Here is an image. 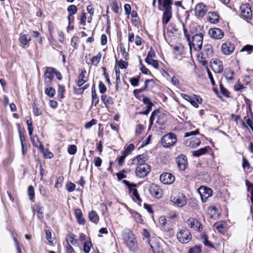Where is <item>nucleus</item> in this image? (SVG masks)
Wrapping results in <instances>:
<instances>
[{"label":"nucleus","instance_id":"23","mask_svg":"<svg viewBox=\"0 0 253 253\" xmlns=\"http://www.w3.org/2000/svg\"><path fill=\"white\" fill-rule=\"evenodd\" d=\"M203 55H206L207 57L212 56L213 52L211 45V44H206L204 46Z\"/></svg>","mask_w":253,"mask_h":253},{"label":"nucleus","instance_id":"63","mask_svg":"<svg viewBox=\"0 0 253 253\" xmlns=\"http://www.w3.org/2000/svg\"><path fill=\"white\" fill-rule=\"evenodd\" d=\"M112 8L115 13H119L120 8L116 1L113 2L112 4Z\"/></svg>","mask_w":253,"mask_h":253},{"label":"nucleus","instance_id":"35","mask_svg":"<svg viewBox=\"0 0 253 253\" xmlns=\"http://www.w3.org/2000/svg\"><path fill=\"white\" fill-rule=\"evenodd\" d=\"M167 30L169 32H170L172 34H178V29L177 28L176 25L174 23H170L167 28Z\"/></svg>","mask_w":253,"mask_h":253},{"label":"nucleus","instance_id":"42","mask_svg":"<svg viewBox=\"0 0 253 253\" xmlns=\"http://www.w3.org/2000/svg\"><path fill=\"white\" fill-rule=\"evenodd\" d=\"M28 194L29 199L33 201L35 198V191L34 187L32 186H30L28 189Z\"/></svg>","mask_w":253,"mask_h":253},{"label":"nucleus","instance_id":"13","mask_svg":"<svg viewBox=\"0 0 253 253\" xmlns=\"http://www.w3.org/2000/svg\"><path fill=\"white\" fill-rule=\"evenodd\" d=\"M160 180L164 184H169L174 182L175 177L171 173L165 172L160 175Z\"/></svg>","mask_w":253,"mask_h":253},{"label":"nucleus","instance_id":"55","mask_svg":"<svg viewBox=\"0 0 253 253\" xmlns=\"http://www.w3.org/2000/svg\"><path fill=\"white\" fill-rule=\"evenodd\" d=\"M64 87L61 85H58V96L60 98H63L64 97Z\"/></svg>","mask_w":253,"mask_h":253},{"label":"nucleus","instance_id":"27","mask_svg":"<svg viewBox=\"0 0 253 253\" xmlns=\"http://www.w3.org/2000/svg\"><path fill=\"white\" fill-rule=\"evenodd\" d=\"M172 16V11H164L163 15L162 23L163 24H167Z\"/></svg>","mask_w":253,"mask_h":253},{"label":"nucleus","instance_id":"40","mask_svg":"<svg viewBox=\"0 0 253 253\" xmlns=\"http://www.w3.org/2000/svg\"><path fill=\"white\" fill-rule=\"evenodd\" d=\"M140 78V76L139 75L136 77L131 78L129 79V82L130 84L133 86H137L138 85V83L139 81V79Z\"/></svg>","mask_w":253,"mask_h":253},{"label":"nucleus","instance_id":"43","mask_svg":"<svg viewBox=\"0 0 253 253\" xmlns=\"http://www.w3.org/2000/svg\"><path fill=\"white\" fill-rule=\"evenodd\" d=\"M145 62L149 65H152L154 68L158 69L159 64L157 60H154L152 58L149 59L148 60H145Z\"/></svg>","mask_w":253,"mask_h":253},{"label":"nucleus","instance_id":"37","mask_svg":"<svg viewBox=\"0 0 253 253\" xmlns=\"http://www.w3.org/2000/svg\"><path fill=\"white\" fill-rule=\"evenodd\" d=\"M101 57V54L99 52L96 56H93L90 60L91 64L96 66L99 62Z\"/></svg>","mask_w":253,"mask_h":253},{"label":"nucleus","instance_id":"62","mask_svg":"<svg viewBox=\"0 0 253 253\" xmlns=\"http://www.w3.org/2000/svg\"><path fill=\"white\" fill-rule=\"evenodd\" d=\"M128 65V63L125 61L123 60L122 59H121L118 64V66L121 69H126L127 68V66Z\"/></svg>","mask_w":253,"mask_h":253},{"label":"nucleus","instance_id":"31","mask_svg":"<svg viewBox=\"0 0 253 253\" xmlns=\"http://www.w3.org/2000/svg\"><path fill=\"white\" fill-rule=\"evenodd\" d=\"M86 73V71L84 70L81 72V73L79 74L78 77V80L77 82V84L78 86H81L83 85L85 83V81L84 80L85 78V74Z\"/></svg>","mask_w":253,"mask_h":253},{"label":"nucleus","instance_id":"16","mask_svg":"<svg viewBox=\"0 0 253 253\" xmlns=\"http://www.w3.org/2000/svg\"><path fill=\"white\" fill-rule=\"evenodd\" d=\"M209 34L211 38L214 39L219 40L224 36L223 32L219 28H212L209 31Z\"/></svg>","mask_w":253,"mask_h":253},{"label":"nucleus","instance_id":"5","mask_svg":"<svg viewBox=\"0 0 253 253\" xmlns=\"http://www.w3.org/2000/svg\"><path fill=\"white\" fill-rule=\"evenodd\" d=\"M151 167L147 164H140L135 170L136 175L140 178L145 177L150 171Z\"/></svg>","mask_w":253,"mask_h":253},{"label":"nucleus","instance_id":"64","mask_svg":"<svg viewBox=\"0 0 253 253\" xmlns=\"http://www.w3.org/2000/svg\"><path fill=\"white\" fill-rule=\"evenodd\" d=\"M66 251L67 253H76L74 248L70 244H68L66 246Z\"/></svg>","mask_w":253,"mask_h":253},{"label":"nucleus","instance_id":"11","mask_svg":"<svg viewBox=\"0 0 253 253\" xmlns=\"http://www.w3.org/2000/svg\"><path fill=\"white\" fill-rule=\"evenodd\" d=\"M175 161L178 169L181 171L184 170L187 165L186 157L184 155L180 154L176 158Z\"/></svg>","mask_w":253,"mask_h":253},{"label":"nucleus","instance_id":"25","mask_svg":"<svg viewBox=\"0 0 253 253\" xmlns=\"http://www.w3.org/2000/svg\"><path fill=\"white\" fill-rule=\"evenodd\" d=\"M209 21L213 24L219 22V16L215 12H209L208 13Z\"/></svg>","mask_w":253,"mask_h":253},{"label":"nucleus","instance_id":"28","mask_svg":"<svg viewBox=\"0 0 253 253\" xmlns=\"http://www.w3.org/2000/svg\"><path fill=\"white\" fill-rule=\"evenodd\" d=\"M213 226L219 233L221 234L225 233L226 229L222 222H217L214 224Z\"/></svg>","mask_w":253,"mask_h":253},{"label":"nucleus","instance_id":"41","mask_svg":"<svg viewBox=\"0 0 253 253\" xmlns=\"http://www.w3.org/2000/svg\"><path fill=\"white\" fill-rule=\"evenodd\" d=\"M188 253H201V245H196L191 248Z\"/></svg>","mask_w":253,"mask_h":253},{"label":"nucleus","instance_id":"15","mask_svg":"<svg viewBox=\"0 0 253 253\" xmlns=\"http://www.w3.org/2000/svg\"><path fill=\"white\" fill-rule=\"evenodd\" d=\"M235 49L234 45L231 42H226L222 44L221 49L222 53L225 55H230Z\"/></svg>","mask_w":253,"mask_h":253},{"label":"nucleus","instance_id":"34","mask_svg":"<svg viewBox=\"0 0 253 253\" xmlns=\"http://www.w3.org/2000/svg\"><path fill=\"white\" fill-rule=\"evenodd\" d=\"M33 112L34 115L36 116H39L42 114V111L39 108L37 103V101L36 99L34 100V102Z\"/></svg>","mask_w":253,"mask_h":253},{"label":"nucleus","instance_id":"39","mask_svg":"<svg viewBox=\"0 0 253 253\" xmlns=\"http://www.w3.org/2000/svg\"><path fill=\"white\" fill-rule=\"evenodd\" d=\"M143 158H144V157H143V155H138L137 156L136 158L134 159L133 160H132V162H133V164H136V165H140V164H145L144 163V162L145 161L144 160H143Z\"/></svg>","mask_w":253,"mask_h":253},{"label":"nucleus","instance_id":"36","mask_svg":"<svg viewBox=\"0 0 253 253\" xmlns=\"http://www.w3.org/2000/svg\"><path fill=\"white\" fill-rule=\"evenodd\" d=\"M166 121V116L164 114H161L158 115L157 123L161 126H164Z\"/></svg>","mask_w":253,"mask_h":253},{"label":"nucleus","instance_id":"9","mask_svg":"<svg viewBox=\"0 0 253 253\" xmlns=\"http://www.w3.org/2000/svg\"><path fill=\"white\" fill-rule=\"evenodd\" d=\"M181 96L196 108L198 107V104L202 103V99L199 96L194 95V98H193L187 94L182 93Z\"/></svg>","mask_w":253,"mask_h":253},{"label":"nucleus","instance_id":"29","mask_svg":"<svg viewBox=\"0 0 253 253\" xmlns=\"http://www.w3.org/2000/svg\"><path fill=\"white\" fill-rule=\"evenodd\" d=\"M172 0H164L163 2V6L164 8V11H172L171 4Z\"/></svg>","mask_w":253,"mask_h":253},{"label":"nucleus","instance_id":"56","mask_svg":"<svg viewBox=\"0 0 253 253\" xmlns=\"http://www.w3.org/2000/svg\"><path fill=\"white\" fill-rule=\"evenodd\" d=\"M156 56L155 52L154 50L151 47L150 50L148 52L147 57L145 58V60H148L149 59L152 58L153 57Z\"/></svg>","mask_w":253,"mask_h":253},{"label":"nucleus","instance_id":"10","mask_svg":"<svg viewBox=\"0 0 253 253\" xmlns=\"http://www.w3.org/2000/svg\"><path fill=\"white\" fill-rule=\"evenodd\" d=\"M240 16L244 18H252V11L249 4H244L240 6Z\"/></svg>","mask_w":253,"mask_h":253},{"label":"nucleus","instance_id":"2","mask_svg":"<svg viewBox=\"0 0 253 253\" xmlns=\"http://www.w3.org/2000/svg\"><path fill=\"white\" fill-rule=\"evenodd\" d=\"M123 239L128 248L132 252L138 250V245L135 235L129 229H126L123 232Z\"/></svg>","mask_w":253,"mask_h":253},{"label":"nucleus","instance_id":"59","mask_svg":"<svg viewBox=\"0 0 253 253\" xmlns=\"http://www.w3.org/2000/svg\"><path fill=\"white\" fill-rule=\"evenodd\" d=\"M220 89L221 93L226 97L229 96V93L228 91L224 87L223 85L221 84H220Z\"/></svg>","mask_w":253,"mask_h":253},{"label":"nucleus","instance_id":"18","mask_svg":"<svg viewBox=\"0 0 253 253\" xmlns=\"http://www.w3.org/2000/svg\"><path fill=\"white\" fill-rule=\"evenodd\" d=\"M142 102L144 104L146 105V109L144 111L140 112L139 114L143 115H148L152 109L153 104L151 101L150 99L147 97H144L142 99Z\"/></svg>","mask_w":253,"mask_h":253},{"label":"nucleus","instance_id":"33","mask_svg":"<svg viewBox=\"0 0 253 253\" xmlns=\"http://www.w3.org/2000/svg\"><path fill=\"white\" fill-rule=\"evenodd\" d=\"M42 207L41 206L40 204H37L34 207V210L37 212L38 217L39 219H42L43 218V213L42 211Z\"/></svg>","mask_w":253,"mask_h":253},{"label":"nucleus","instance_id":"45","mask_svg":"<svg viewBox=\"0 0 253 253\" xmlns=\"http://www.w3.org/2000/svg\"><path fill=\"white\" fill-rule=\"evenodd\" d=\"M202 239H203V242L206 246L210 248H213V245L208 240L207 235L205 234L202 235Z\"/></svg>","mask_w":253,"mask_h":253},{"label":"nucleus","instance_id":"54","mask_svg":"<svg viewBox=\"0 0 253 253\" xmlns=\"http://www.w3.org/2000/svg\"><path fill=\"white\" fill-rule=\"evenodd\" d=\"M120 48H121V52L123 56L126 60H127V57L128 56V53L126 51V50L125 47L124 46V45L122 44H121Z\"/></svg>","mask_w":253,"mask_h":253},{"label":"nucleus","instance_id":"8","mask_svg":"<svg viewBox=\"0 0 253 253\" xmlns=\"http://www.w3.org/2000/svg\"><path fill=\"white\" fill-rule=\"evenodd\" d=\"M171 201L178 207H182L186 204V198L184 195L181 193L177 196H172L170 198Z\"/></svg>","mask_w":253,"mask_h":253},{"label":"nucleus","instance_id":"30","mask_svg":"<svg viewBox=\"0 0 253 253\" xmlns=\"http://www.w3.org/2000/svg\"><path fill=\"white\" fill-rule=\"evenodd\" d=\"M88 218L90 221L95 223H97L99 220V216L94 211H92L89 213Z\"/></svg>","mask_w":253,"mask_h":253},{"label":"nucleus","instance_id":"6","mask_svg":"<svg viewBox=\"0 0 253 253\" xmlns=\"http://www.w3.org/2000/svg\"><path fill=\"white\" fill-rule=\"evenodd\" d=\"M200 195L201 200L203 202H206L210 197L212 195V191L210 188L201 186L198 190Z\"/></svg>","mask_w":253,"mask_h":253},{"label":"nucleus","instance_id":"7","mask_svg":"<svg viewBox=\"0 0 253 253\" xmlns=\"http://www.w3.org/2000/svg\"><path fill=\"white\" fill-rule=\"evenodd\" d=\"M210 63L211 67L214 73L220 74L223 72L222 62L219 59L213 58L211 60Z\"/></svg>","mask_w":253,"mask_h":253},{"label":"nucleus","instance_id":"46","mask_svg":"<svg viewBox=\"0 0 253 253\" xmlns=\"http://www.w3.org/2000/svg\"><path fill=\"white\" fill-rule=\"evenodd\" d=\"M253 51V45L247 44L242 47L241 52L247 51L248 54H251Z\"/></svg>","mask_w":253,"mask_h":253},{"label":"nucleus","instance_id":"53","mask_svg":"<svg viewBox=\"0 0 253 253\" xmlns=\"http://www.w3.org/2000/svg\"><path fill=\"white\" fill-rule=\"evenodd\" d=\"M99 92L102 94L104 93L107 90L106 86L101 81H100L99 83Z\"/></svg>","mask_w":253,"mask_h":253},{"label":"nucleus","instance_id":"19","mask_svg":"<svg viewBox=\"0 0 253 253\" xmlns=\"http://www.w3.org/2000/svg\"><path fill=\"white\" fill-rule=\"evenodd\" d=\"M101 100L105 107L107 108L114 104V101L112 97L106 95H101Z\"/></svg>","mask_w":253,"mask_h":253},{"label":"nucleus","instance_id":"20","mask_svg":"<svg viewBox=\"0 0 253 253\" xmlns=\"http://www.w3.org/2000/svg\"><path fill=\"white\" fill-rule=\"evenodd\" d=\"M75 214L78 222L80 224L84 225L85 224V219L83 217V213L80 209H77L75 211Z\"/></svg>","mask_w":253,"mask_h":253},{"label":"nucleus","instance_id":"52","mask_svg":"<svg viewBox=\"0 0 253 253\" xmlns=\"http://www.w3.org/2000/svg\"><path fill=\"white\" fill-rule=\"evenodd\" d=\"M77 150V147L75 145H70L68 148V152L71 155L75 154Z\"/></svg>","mask_w":253,"mask_h":253},{"label":"nucleus","instance_id":"17","mask_svg":"<svg viewBox=\"0 0 253 253\" xmlns=\"http://www.w3.org/2000/svg\"><path fill=\"white\" fill-rule=\"evenodd\" d=\"M187 224L190 228L196 231H199L202 228L201 223L196 219L190 217L187 221Z\"/></svg>","mask_w":253,"mask_h":253},{"label":"nucleus","instance_id":"1","mask_svg":"<svg viewBox=\"0 0 253 253\" xmlns=\"http://www.w3.org/2000/svg\"><path fill=\"white\" fill-rule=\"evenodd\" d=\"M190 33L192 36V40L190 39L189 45L190 49V51H192V48L195 51H199L202 49L203 41V35L201 32H198L194 31L191 28Z\"/></svg>","mask_w":253,"mask_h":253},{"label":"nucleus","instance_id":"21","mask_svg":"<svg viewBox=\"0 0 253 253\" xmlns=\"http://www.w3.org/2000/svg\"><path fill=\"white\" fill-rule=\"evenodd\" d=\"M55 71V69L53 67H46L44 74V77L53 80Z\"/></svg>","mask_w":253,"mask_h":253},{"label":"nucleus","instance_id":"14","mask_svg":"<svg viewBox=\"0 0 253 253\" xmlns=\"http://www.w3.org/2000/svg\"><path fill=\"white\" fill-rule=\"evenodd\" d=\"M207 11V6L202 2L198 3L195 8V15L198 17L204 16Z\"/></svg>","mask_w":253,"mask_h":253},{"label":"nucleus","instance_id":"32","mask_svg":"<svg viewBox=\"0 0 253 253\" xmlns=\"http://www.w3.org/2000/svg\"><path fill=\"white\" fill-rule=\"evenodd\" d=\"M76 235L74 234H69L66 238V241L68 244L70 243L73 246H75L77 243V240L75 239Z\"/></svg>","mask_w":253,"mask_h":253},{"label":"nucleus","instance_id":"24","mask_svg":"<svg viewBox=\"0 0 253 253\" xmlns=\"http://www.w3.org/2000/svg\"><path fill=\"white\" fill-rule=\"evenodd\" d=\"M209 149H210V146H206L198 150L194 151L192 153L193 156L197 157H200L201 155L205 154Z\"/></svg>","mask_w":253,"mask_h":253},{"label":"nucleus","instance_id":"44","mask_svg":"<svg viewBox=\"0 0 253 253\" xmlns=\"http://www.w3.org/2000/svg\"><path fill=\"white\" fill-rule=\"evenodd\" d=\"M154 253H163V250L161 247L157 244L152 245L150 244Z\"/></svg>","mask_w":253,"mask_h":253},{"label":"nucleus","instance_id":"48","mask_svg":"<svg viewBox=\"0 0 253 253\" xmlns=\"http://www.w3.org/2000/svg\"><path fill=\"white\" fill-rule=\"evenodd\" d=\"M92 244L90 241H86L84 245V251L85 253H88L90 250Z\"/></svg>","mask_w":253,"mask_h":253},{"label":"nucleus","instance_id":"22","mask_svg":"<svg viewBox=\"0 0 253 253\" xmlns=\"http://www.w3.org/2000/svg\"><path fill=\"white\" fill-rule=\"evenodd\" d=\"M31 140L33 146L39 148L42 150L44 149V146L42 143L40 141L39 138L37 136H30Z\"/></svg>","mask_w":253,"mask_h":253},{"label":"nucleus","instance_id":"26","mask_svg":"<svg viewBox=\"0 0 253 253\" xmlns=\"http://www.w3.org/2000/svg\"><path fill=\"white\" fill-rule=\"evenodd\" d=\"M31 41L29 36L28 35L20 34L19 37V42L21 45L23 46L28 44L29 42Z\"/></svg>","mask_w":253,"mask_h":253},{"label":"nucleus","instance_id":"3","mask_svg":"<svg viewBox=\"0 0 253 253\" xmlns=\"http://www.w3.org/2000/svg\"><path fill=\"white\" fill-rule=\"evenodd\" d=\"M178 241L183 244L189 243L192 239V235L189 230L185 227L180 229L176 234Z\"/></svg>","mask_w":253,"mask_h":253},{"label":"nucleus","instance_id":"50","mask_svg":"<svg viewBox=\"0 0 253 253\" xmlns=\"http://www.w3.org/2000/svg\"><path fill=\"white\" fill-rule=\"evenodd\" d=\"M75 187V184L71 182H68L66 185V189L69 192L74 191Z\"/></svg>","mask_w":253,"mask_h":253},{"label":"nucleus","instance_id":"60","mask_svg":"<svg viewBox=\"0 0 253 253\" xmlns=\"http://www.w3.org/2000/svg\"><path fill=\"white\" fill-rule=\"evenodd\" d=\"M46 237V239L48 241V242L50 243H52L51 235L52 233L50 230L47 229L45 231Z\"/></svg>","mask_w":253,"mask_h":253},{"label":"nucleus","instance_id":"57","mask_svg":"<svg viewBox=\"0 0 253 253\" xmlns=\"http://www.w3.org/2000/svg\"><path fill=\"white\" fill-rule=\"evenodd\" d=\"M97 120L92 119L90 122H87L84 126L85 128H90L93 125L96 124Z\"/></svg>","mask_w":253,"mask_h":253},{"label":"nucleus","instance_id":"58","mask_svg":"<svg viewBox=\"0 0 253 253\" xmlns=\"http://www.w3.org/2000/svg\"><path fill=\"white\" fill-rule=\"evenodd\" d=\"M126 171L125 169L122 170L121 171L118 172L116 174L117 178L119 180H121L123 178L126 177V175L124 174V173H126Z\"/></svg>","mask_w":253,"mask_h":253},{"label":"nucleus","instance_id":"49","mask_svg":"<svg viewBox=\"0 0 253 253\" xmlns=\"http://www.w3.org/2000/svg\"><path fill=\"white\" fill-rule=\"evenodd\" d=\"M225 73V77L227 80L230 81L233 80L234 71L233 70L230 69L226 70Z\"/></svg>","mask_w":253,"mask_h":253},{"label":"nucleus","instance_id":"51","mask_svg":"<svg viewBox=\"0 0 253 253\" xmlns=\"http://www.w3.org/2000/svg\"><path fill=\"white\" fill-rule=\"evenodd\" d=\"M159 113V110H155L152 113L149 120L150 126H151L153 125V121L155 120V117L157 116Z\"/></svg>","mask_w":253,"mask_h":253},{"label":"nucleus","instance_id":"12","mask_svg":"<svg viewBox=\"0 0 253 253\" xmlns=\"http://www.w3.org/2000/svg\"><path fill=\"white\" fill-rule=\"evenodd\" d=\"M150 194L154 197L160 198L162 197L163 191L162 189L156 184L152 183L149 187Z\"/></svg>","mask_w":253,"mask_h":253},{"label":"nucleus","instance_id":"38","mask_svg":"<svg viewBox=\"0 0 253 253\" xmlns=\"http://www.w3.org/2000/svg\"><path fill=\"white\" fill-rule=\"evenodd\" d=\"M45 93L49 97H53L55 93V90L52 87H48L45 88Z\"/></svg>","mask_w":253,"mask_h":253},{"label":"nucleus","instance_id":"47","mask_svg":"<svg viewBox=\"0 0 253 253\" xmlns=\"http://www.w3.org/2000/svg\"><path fill=\"white\" fill-rule=\"evenodd\" d=\"M78 9L75 5H71L67 8V11L70 14L74 15L77 12Z\"/></svg>","mask_w":253,"mask_h":253},{"label":"nucleus","instance_id":"61","mask_svg":"<svg viewBox=\"0 0 253 253\" xmlns=\"http://www.w3.org/2000/svg\"><path fill=\"white\" fill-rule=\"evenodd\" d=\"M94 165L97 167H99L101 166L102 164V160L100 157H95L94 158Z\"/></svg>","mask_w":253,"mask_h":253},{"label":"nucleus","instance_id":"4","mask_svg":"<svg viewBox=\"0 0 253 253\" xmlns=\"http://www.w3.org/2000/svg\"><path fill=\"white\" fill-rule=\"evenodd\" d=\"M176 141V136L173 133H169L165 135L161 139L162 146L166 148L169 147L174 145Z\"/></svg>","mask_w":253,"mask_h":253}]
</instances>
